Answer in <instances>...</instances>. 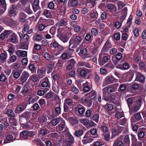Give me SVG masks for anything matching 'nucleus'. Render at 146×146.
<instances>
[{
  "label": "nucleus",
  "mask_w": 146,
  "mask_h": 146,
  "mask_svg": "<svg viewBox=\"0 0 146 146\" xmlns=\"http://www.w3.org/2000/svg\"><path fill=\"white\" fill-rule=\"evenodd\" d=\"M145 78L141 72H137L136 74L135 80L140 83H142L145 81Z\"/></svg>",
  "instance_id": "7"
},
{
  "label": "nucleus",
  "mask_w": 146,
  "mask_h": 146,
  "mask_svg": "<svg viewBox=\"0 0 146 146\" xmlns=\"http://www.w3.org/2000/svg\"><path fill=\"white\" fill-rule=\"evenodd\" d=\"M91 33L92 35L97 36L98 33V31L95 28H93L91 30Z\"/></svg>",
  "instance_id": "64"
},
{
  "label": "nucleus",
  "mask_w": 146,
  "mask_h": 146,
  "mask_svg": "<svg viewBox=\"0 0 146 146\" xmlns=\"http://www.w3.org/2000/svg\"><path fill=\"white\" fill-rule=\"evenodd\" d=\"M96 94V93L95 90H92L89 93L86 94V96L87 98H90L95 96Z\"/></svg>",
  "instance_id": "48"
},
{
  "label": "nucleus",
  "mask_w": 146,
  "mask_h": 146,
  "mask_svg": "<svg viewBox=\"0 0 146 146\" xmlns=\"http://www.w3.org/2000/svg\"><path fill=\"white\" fill-rule=\"evenodd\" d=\"M26 15L23 12H21L20 14L19 19L20 21L22 23H25L26 21Z\"/></svg>",
  "instance_id": "37"
},
{
  "label": "nucleus",
  "mask_w": 146,
  "mask_h": 146,
  "mask_svg": "<svg viewBox=\"0 0 146 146\" xmlns=\"http://www.w3.org/2000/svg\"><path fill=\"white\" fill-rule=\"evenodd\" d=\"M78 1L77 0H70L68 3L69 7H75L78 5Z\"/></svg>",
  "instance_id": "27"
},
{
  "label": "nucleus",
  "mask_w": 146,
  "mask_h": 146,
  "mask_svg": "<svg viewBox=\"0 0 146 146\" xmlns=\"http://www.w3.org/2000/svg\"><path fill=\"white\" fill-rule=\"evenodd\" d=\"M22 70H17L13 71L12 74L13 75L14 79L15 80H17L20 76Z\"/></svg>",
  "instance_id": "26"
},
{
  "label": "nucleus",
  "mask_w": 146,
  "mask_h": 146,
  "mask_svg": "<svg viewBox=\"0 0 146 146\" xmlns=\"http://www.w3.org/2000/svg\"><path fill=\"white\" fill-rule=\"evenodd\" d=\"M45 100L42 98L40 99L38 102L42 109L43 110H45Z\"/></svg>",
  "instance_id": "33"
},
{
  "label": "nucleus",
  "mask_w": 146,
  "mask_h": 146,
  "mask_svg": "<svg viewBox=\"0 0 146 146\" xmlns=\"http://www.w3.org/2000/svg\"><path fill=\"white\" fill-rule=\"evenodd\" d=\"M134 117L135 118V119L134 118V117H132L131 118V123L132 124L133 123H134L136 122V120H137V121H140L142 119V117H141L140 113V112H137L134 114Z\"/></svg>",
  "instance_id": "16"
},
{
  "label": "nucleus",
  "mask_w": 146,
  "mask_h": 146,
  "mask_svg": "<svg viewBox=\"0 0 146 146\" xmlns=\"http://www.w3.org/2000/svg\"><path fill=\"white\" fill-rule=\"evenodd\" d=\"M127 119L125 118L118 120L117 121V123L120 125H124L126 123Z\"/></svg>",
  "instance_id": "52"
},
{
  "label": "nucleus",
  "mask_w": 146,
  "mask_h": 146,
  "mask_svg": "<svg viewBox=\"0 0 146 146\" xmlns=\"http://www.w3.org/2000/svg\"><path fill=\"white\" fill-rule=\"evenodd\" d=\"M39 97L36 96L31 97L29 98L28 101H27V104H33L38 99Z\"/></svg>",
  "instance_id": "28"
},
{
  "label": "nucleus",
  "mask_w": 146,
  "mask_h": 146,
  "mask_svg": "<svg viewBox=\"0 0 146 146\" xmlns=\"http://www.w3.org/2000/svg\"><path fill=\"white\" fill-rule=\"evenodd\" d=\"M116 80V79L112 76H108L106 78L104 84L106 85L115 82Z\"/></svg>",
  "instance_id": "13"
},
{
  "label": "nucleus",
  "mask_w": 146,
  "mask_h": 146,
  "mask_svg": "<svg viewBox=\"0 0 146 146\" xmlns=\"http://www.w3.org/2000/svg\"><path fill=\"white\" fill-rule=\"evenodd\" d=\"M75 110L78 111V113L80 114H84L85 111V108L80 104L76 105L75 108Z\"/></svg>",
  "instance_id": "14"
},
{
  "label": "nucleus",
  "mask_w": 146,
  "mask_h": 146,
  "mask_svg": "<svg viewBox=\"0 0 146 146\" xmlns=\"http://www.w3.org/2000/svg\"><path fill=\"white\" fill-rule=\"evenodd\" d=\"M117 4L119 8L122 9L125 5V4L123 1H118L117 2Z\"/></svg>",
  "instance_id": "60"
},
{
  "label": "nucleus",
  "mask_w": 146,
  "mask_h": 146,
  "mask_svg": "<svg viewBox=\"0 0 146 146\" xmlns=\"http://www.w3.org/2000/svg\"><path fill=\"white\" fill-rule=\"evenodd\" d=\"M27 53L26 51L18 50L17 51L16 54L18 56L24 57L27 56Z\"/></svg>",
  "instance_id": "29"
},
{
  "label": "nucleus",
  "mask_w": 146,
  "mask_h": 146,
  "mask_svg": "<svg viewBox=\"0 0 146 146\" xmlns=\"http://www.w3.org/2000/svg\"><path fill=\"white\" fill-rule=\"evenodd\" d=\"M109 55L106 54L101 53L99 54V57L98 59V62L100 66L104 65L110 59Z\"/></svg>",
  "instance_id": "3"
},
{
  "label": "nucleus",
  "mask_w": 146,
  "mask_h": 146,
  "mask_svg": "<svg viewBox=\"0 0 146 146\" xmlns=\"http://www.w3.org/2000/svg\"><path fill=\"white\" fill-rule=\"evenodd\" d=\"M19 121L21 126H22V125H25V124L27 122V119H26L21 117V116L20 115H19Z\"/></svg>",
  "instance_id": "46"
},
{
  "label": "nucleus",
  "mask_w": 146,
  "mask_h": 146,
  "mask_svg": "<svg viewBox=\"0 0 146 146\" xmlns=\"http://www.w3.org/2000/svg\"><path fill=\"white\" fill-rule=\"evenodd\" d=\"M83 37L80 35H74L73 38L71 39L69 41V46L73 44L72 46V48H75L82 42Z\"/></svg>",
  "instance_id": "2"
},
{
  "label": "nucleus",
  "mask_w": 146,
  "mask_h": 146,
  "mask_svg": "<svg viewBox=\"0 0 146 146\" xmlns=\"http://www.w3.org/2000/svg\"><path fill=\"white\" fill-rule=\"evenodd\" d=\"M17 40V35L15 33L11 34L7 40L10 42L13 43H16Z\"/></svg>",
  "instance_id": "20"
},
{
  "label": "nucleus",
  "mask_w": 146,
  "mask_h": 146,
  "mask_svg": "<svg viewBox=\"0 0 146 146\" xmlns=\"http://www.w3.org/2000/svg\"><path fill=\"white\" fill-rule=\"evenodd\" d=\"M67 140L66 141H69L71 142L75 143V140L74 139V137L70 134H69L67 136Z\"/></svg>",
  "instance_id": "62"
},
{
  "label": "nucleus",
  "mask_w": 146,
  "mask_h": 146,
  "mask_svg": "<svg viewBox=\"0 0 146 146\" xmlns=\"http://www.w3.org/2000/svg\"><path fill=\"white\" fill-rule=\"evenodd\" d=\"M60 120V118L58 117L52 120L51 122L53 126H55L59 123Z\"/></svg>",
  "instance_id": "51"
},
{
  "label": "nucleus",
  "mask_w": 146,
  "mask_h": 146,
  "mask_svg": "<svg viewBox=\"0 0 146 146\" xmlns=\"http://www.w3.org/2000/svg\"><path fill=\"white\" fill-rule=\"evenodd\" d=\"M122 58V54L120 52L118 53L115 56L112 58L113 62L115 65L119 63Z\"/></svg>",
  "instance_id": "9"
},
{
  "label": "nucleus",
  "mask_w": 146,
  "mask_h": 146,
  "mask_svg": "<svg viewBox=\"0 0 146 146\" xmlns=\"http://www.w3.org/2000/svg\"><path fill=\"white\" fill-rule=\"evenodd\" d=\"M31 121H33V120H31V121L30 120L29 121V122H27L25 124V125H22V127L24 129H31L33 128L34 125L33 122H32Z\"/></svg>",
  "instance_id": "22"
},
{
  "label": "nucleus",
  "mask_w": 146,
  "mask_h": 146,
  "mask_svg": "<svg viewBox=\"0 0 146 146\" xmlns=\"http://www.w3.org/2000/svg\"><path fill=\"white\" fill-rule=\"evenodd\" d=\"M131 137L132 145V146L135 145V143L137 141L135 135L133 134H131Z\"/></svg>",
  "instance_id": "53"
},
{
  "label": "nucleus",
  "mask_w": 146,
  "mask_h": 146,
  "mask_svg": "<svg viewBox=\"0 0 146 146\" xmlns=\"http://www.w3.org/2000/svg\"><path fill=\"white\" fill-rule=\"evenodd\" d=\"M37 72L39 75V77L40 78H43L45 76V72H46V70H42L41 69H38L37 70Z\"/></svg>",
  "instance_id": "34"
},
{
  "label": "nucleus",
  "mask_w": 146,
  "mask_h": 146,
  "mask_svg": "<svg viewBox=\"0 0 146 146\" xmlns=\"http://www.w3.org/2000/svg\"><path fill=\"white\" fill-rule=\"evenodd\" d=\"M115 116L117 119H119L124 117V115L123 112H118L115 113Z\"/></svg>",
  "instance_id": "61"
},
{
  "label": "nucleus",
  "mask_w": 146,
  "mask_h": 146,
  "mask_svg": "<svg viewBox=\"0 0 146 146\" xmlns=\"http://www.w3.org/2000/svg\"><path fill=\"white\" fill-rule=\"evenodd\" d=\"M29 76V73L26 71H24L22 74L19 79H20L22 83H24L26 81Z\"/></svg>",
  "instance_id": "18"
},
{
  "label": "nucleus",
  "mask_w": 146,
  "mask_h": 146,
  "mask_svg": "<svg viewBox=\"0 0 146 146\" xmlns=\"http://www.w3.org/2000/svg\"><path fill=\"white\" fill-rule=\"evenodd\" d=\"M6 114L8 117H15V115L14 113V112L11 109L7 110L6 112Z\"/></svg>",
  "instance_id": "45"
},
{
  "label": "nucleus",
  "mask_w": 146,
  "mask_h": 146,
  "mask_svg": "<svg viewBox=\"0 0 146 146\" xmlns=\"http://www.w3.org/2000/svg\"><path fill=\"white\" fill-rule=\"evenodd\" d=\"M39 0H35L32 4L33 9L34 12H35L39 9Z\"/></svg>",
  "instance_id": "21"
},
{
  "label": "nucleus",
  "mask_w": 146,
  "mask_h": 146,
  "mask_svg": "<svg viewBox=\"0 0 146 146\" xmlns=\"http://www.w3.org/2000/svg\"><path fill=\"white\" fill-rule=\"evenodd\" d=\"M104 38H102L101 40L99 37L96 38V42H94L93 43L94 47L96 48H98L99 47L101 43L103 41Z\"/></svg>",
  "instance_id": "25"
},
{
  "label": "nucleus",
  "mask_w": 146,
  "mask_h": 146,
  "mask_svg": "<svg viewBox=\"0 0 146 146\" xmlns=\"http://www.w3.org/2000/svg\"><path fill=\"white\" fill-rule=\"evenodd\" d=\"M13 32L11 30H5L0 35V38L3 40L5 38H7Z\"/></svg>",
  "instance_id": "15"
},
{
  "label": "nucleus",
  "mask_w": 146,
  "mask_h": 146,
  "mask_svg": "<svg viewBox=\"0 0 146 146\" xmlns=\"http://www.w3.org/2000/svg\"><path fill=\"white\" fill-rule=\"evenodd\" d=\"M127 8L126 7H125L121 10V11L124 13L123 15L120 18V19L121 21H123L125 19L127 14Z\"/></svg>",
  "instance_id": "44"
},
{
  "label": "nucleus",
  "mask_w": 146,
  "mask_h": 146,
  "mask_svg": "<svg viewBox=\"0 0 146 146\" xmlns=\"http://www.w3.org/2000/svg\"><path fill=\"white\" fill-rule=\"evenodd\" d=\"M66 64L67 65V69L68 70H70L75 67L76 62L74 58H72L67 61Z\"/></svg>",
  "instance_id": "6"
},
{
  "label": "nucleus",
  "mask_w": 146,
  "mask_h": 146,
  "mask_svg": "<svg viewBox=\"0 0 146 146\" xmlns=\"http://www.w3.org/2000/svg\"><path fill=\"white\" fill-rule=\"evenodd\" d=\"M74 143L69 141L65 140L63 142L62 146H74Z\"/></svg>",
  "instance_id": "50"
},
{
  "label": "nucleus",
  "mask_w": 146,
  "mask_h": 146,
  "mask_svg": "<svg viewBox=\"0 0 146 146\" xmlns=\"http://www.w3.org/2000/svg\"><path fill=\"white\" fill-rule=\"evenodd\" d=\"M29 86L27 83H26L24 85L22 91L20 93L24 96H26L28 94L30 93V90L29 89Z\"/></svg>",
  "instance_id": "12"
},
{
  "label": "nucleus",
  "mask_w": 146,
  "mask_h": 146,
  "mask_svg": "<svg viewBox=\"0 0 146 146\" xmlns=\"http://www.w3.org/2000/svg\"><path fill=\"white\" fill-rule=\"evenodd\" d=\"M123 138V136H120L116 139L114 144H116L117 146H124V144H125L123 143L122 141Z\"/></svg>",
  "instance_id": "19"
},
{
  "label": "nucleus",
  "mask_w": 146,
  "mask_h": 146,
  "mask_svg": "<svg viewBox=\"0 0 146 146\" xmlns=\"http://www.w3.org/2000/svg\"><path fill=\"white\" fill-rule=\"evenodd\" d=\"M57 36L63 42L65 43L67 41L68 38L66 35V31L64 30L59 28L58 30Z\"/></svg>",
  "instance_id": "5"
},
{
  "label": "nucleus",
  "mask_w": 146,
  "mask_h": 146,
  "mask_svg": "<svg viewBox=\"0 0 146 146\" xmlns=\"http://www.w3.org/2000/svg\"><path fill=\"white\" fill-rule=\"evenodd\" d=\"M93 36L90 33H87L85 36V40L86 41L90 42H91L92 40Z\"/></svg>",
  "instance_id": "36"
},
{
  "label": "nucleus",
  "mask_w": 146,
  "mask_h": 146,
  "mask_svg": "<svg viewBox=\"0 0 146 146\" xmlns=\"http://www.w3.org/2000/svg\"><path fill=\"white\" fill-rule=\"evenodd\" d=\"M33 142L36 144L37 146H45L44 143H46V138L43 137L41 139H36L33 140Z\"/></svg>",
  "instance_id": "11"
},
{
  "label": "nucleus",
  "mask_w": 146,
  "mask_h": 146,
  "mask_svg": "<svg viewBox=\"0 0 146 146\" xmlns=\"http://www.w3.org/2000/svg\"><path fill=\"white\" fill-rule=\"evenodd\" d=\"M7 57V54L6 52L2 53L0 55V60L2 62H4Z\"/></svg>",
  "instance_id": "43"
},
{
  "label": "nucleus",
  "mask_w": 146,
  "mask_h": 146,
  "mask_svg": "<svg viewBox=\"0 0 146 146\" xmlns=\"http://www.w3.org/2000/svg\"><path fill=\"white\" fill-rule=\"evenodd\" d=\"M120 133L117 129L113 128L112 129V135L111 139L116 136L118 135Z\"/></svg>",
  "instance_id": "57"
},
{
  "label": "nucleus",
  "mask_w": 146,
  "mask_h": 146,
  "mask_svg": "<svg viewBox=\"0 0 146 146\" xmlns=\"http://www.w3.org/2000/svg\"><path fill=\"white\" fill-rule=\"evenodd\" d=\"M39 133L40 135L44 136L46 134V128L45 127H43L40 128L39 131Z\"/></svg>",
  "instance_id": "58"
},
{
  "label": "nucleus",
  "mask_w": 146,
  "mask_h": 146,
  "mask_svg": "<svg viewBox=\"0 0 146 146\" xmlns=\"http://www.w3.org/2000/svg\"><path fill=\"white\" fill-rule=\"evenodd\" d=\"M83 131L82 129H80L76 131L74 133V135L77 137H80L83 134Z\"/></svg>",
  "instance_id": "47"
},
{
  "label": "nucleus",
  "mask_w": 146,
  "mask_h": 146,
  "mask_svg": "<svg viewBox=\"0 0 146 146\" xmlns=\"http://www.w3.org/2000/svg\"><path fill=\"white\" fill-rule=\"evenodd\" d=\"M25 110L24 106L20 104L17 106L15 110V112L16 113L20 114Z\"/></svg>",
  "instance_id": "23"
},
{
  "label": "nucleus",
  "mask_w": 146,
  "mask_h": 146,
  "mask_svg": "<svg viewBox=\"0 0 146 146\" xmlns=\"http://www.w3.org/2000/svg\"><path fill=\"white\" fill-rule=\"evenodd\" d=\"M111 45L109 40H107L105 44L103 47L101 52H106L109 50V49L111 47Z\"/></svg>",
  "instance_id": "17"
},
{
  "label": "nucleus",
  "mask_w": 146,
  "mask_h": 146,
  "mask_svg": "<svg viewBox=\"0 0 146 146\" xmlns=\"http://www.w3.org/2000/svg\"><path fill=\"white\" fill-rule=\"evenodd\" d=\"M35 135V132L28 131L27 130H24L21 132L20 134V138L21 139H27L34 137Z\"/></svg>",
  "instance_id": "4"
},
{
  "label": "nucleus",
  "mask_w": 146,
  "mask_h": 146,
  "mask_svg": "<svg viewBox=\"0 0 146 146\" xmlns=\"http://www.w3.org/2000/svg\"><path fill=\"white\" fill-rule=\"evenodd\" d=\"M104 139L106 141L110 140V132L109 131L103 133Z\"/></svg>",
  "instance_id": "49"
},
{
  "label": "nucleus",
  "mask_w": 146,
  "mask_h": 146,
  "mask_svg": "<svg viewBox=\"0 0 146 146\" xmlns=\"http://www.w3.org/2000/svg\"><path fill=\"white\" fill-rule=\"evenodd\" d=\"M58 27L65 26L67 25V20L65 19H63L60 20L59 22L57 23Z\"/></svg>",
  "instance_id": "32"
},
{
  "label": "nucleus",
  "mask_w": 146,
  "mask_h": 146,
  "mask_svg": "<svg viewBox=\"0 0 146 146\" xmlns=\"http://www.w3.org/2000/svg\"><path fill=\"white\" fill-rule=\"evenodd\" d=\"M115 107V106L112 104H106L105 106V108L106 110L108 111H111L114 109Z\"/></svg>",
  "instance_id": "38"
},
{
  "label": "nucleus",
  "mask_w": 146,
  "mask_h": 146,
  "mask_svg": "<svg viewBox=\"0 0 146 146\" xmlns=\"http://www.w3.org/2000/svg\"><path fill=\"white\" fill-rule=\"evenodd\" d=\"M47 57H46V60H52L54 59V56L53 54L52 53H48L46 52Z\"/></svg>",
  "instance_id": "59"
},
{
  "label": "nucleus",
  "mask_w": 146,
  "mask_h": 146,
  "mask_svg": "<svg viewBox=\"0 0 146 146\" xmlns=\"http://www.w3.org/2000/svg\"><path fill=\"white\" fill-rule=\"evenodd\" d=\"M61 108L60 106L56 107L54 110V113L55 116L56 117L58 115L61 113Z\"/></svg>",
  "instance_id": "56"
},
{
  "label": "nucleus",
  "mask_w": 146,
  "mask_h": 146,
  "mask_svg": "<svg viewBox=\"0 0 146 146\" xmlns=\"http://www.w3.org/2000/svg\"><path fill=\"white\" fill-rule=\"evenodd\" d=\"M87 50L86 48H82L80 50L79 55L82 58H83L86 56L87 54Z\"/></svg>",
  "instance_id": "30"
},
{
  "label": "nucleus",
  "mask_w": 146,
  "mask_h": 146,
  "mask_svg": "<svg viewBox=\"0 0 146 146\" xmlns=\"http://www.w3.org/2000/svg\"><path fill=\"white\" fill-rule=\"evenodd\" d=\"M106 7L107 9L110 11L116 12L117 8L115 5L111 3L108 4L107 5Z\"/></svg>",
  "instance_id": "24"
},
{
  "label": "nucleus",
  "mask_w": 146,
  "mask_h": 146,
  "mask_svg": "<svg viewBox=\"0 0 146 146\" xmlns=\"http://www.w3.org/2000/svg\"><path fill=\"white\" fill-rule=\"evenodd\" d=\"M90 133L92 135H94V136L93 137V138H96L98 137V135L97 134V130L96 128H92L90 130Z\"/></svg>",
  "instance_id": "39"
},
{
  "label": "nucleus",
  "mask_w": 146,
  "mask_h": 146,
  "mask_svg": "<svg viewBox=\"0 0 146 146\" xmlns=\"http://www.w3.org/2000/svg\"><path fill=\"white\" fill-rule=\"evenodd\" d=\"M123 143L125 145H127L129 144L130 140L128 135H125L124 137H123Z\"/></svg>",
  "instance_id": "40"
},
{
  "label": "nucleus",
  "mask_w": 146,
  "mask_h": 146,
  "mask_svg": "<svg viewBox=\"0 0 146 146\" xmlns=\"http://www.w3.org/2000/svg\"><path fill=\"white\" fill-rule=\"evenodd\" d=\"M64 121H63L60 124L56 127V131L58 133L64 132L66 130Z\"/></svg>",
  "instance_id": "8"
},
{
  "label": "nucleus",
  "mask_w": 146,
  "mask_h": 146,
  "mask_svg": "<svg viewBox=\"0 0 146 146\" xmlns=\"http://www.w3.org/2000/svg\"><path fill=\"white\" fill-rule=\"evenodd\" d=\"M145 135V133L144 131H139L138 134V137L139 140L142 141L143 138Z\"/></svg>",
  "instance_id": "54"
},
{
  "label": "nucleus",
  "mask_w": 146,
  "mask_h": 146,
  "mask_svg": "<svg viewBox=\"0 0 146 146\" xmlns=\"http://www.w3.org/2000/svg\"><path fill=\"white\" fill-rule=\"evenodd\" d=\"M98 14L96 10H93L91 11L90 14V17L92 19L96 18L98 17Z\"/></svg>",
  "instance_id": "42"
},
{
  "label": "nucleus",
  "mask_w": 146,
  "mask_h": 146,
  "mask_svg": "<svg viewBox=\"0 0 146 146\" xmlns=\"http://www.w3.org/2000/svg\"><path fill=\"white\" fill-rule=\"evenodd\" d=\"M9 121L11 125L16 126L17 125V120L14 118V117L9 118Z\"/></svg>",
  "instance_id": "41"
},
{
  "label": "nucleus",
  "mask_w": 146,
  "mask_h": 146,
  "mask_svg": "<svg viewBox=\"0 0 146 146\" xmlns=\"http://www.w3.org/2000/svg\"><path fill=\"white\" fill-rule=\"evenodd\" d=\"M16 7V5L13 4L11 6L8 13L11 17H14L17 15V12L16 11L17 10Z\"/></svg>",
  "instance_id": "10"
},
{
  "label": "nucleus",
  "mask_w": 146,
  "mask_h": 146,
  "mask_svg": "<svg viewBox=\"0 0 146 146\" xmlns=\"http://www.w3.org/2000/svg\"><path fill=\"white\" fill-rule=\"evenodd\" d=\"M68 87L66 85V83H64L62 84L61 85V89L63 91L62 92V94L64 93H67L68 92Z\"/></svg>",
  "instance_id": "35"
},
{
  "label": "nucleus",
  "mask_w": 146,
  "mask_h": 146,
  "mask_svg": "<svg viewBox=\"0 0 146 146\" xmlns=\"http://www.w3.org/2000/svg\"><path fill=\"white\" fill-rule=\"evenodd\" d=\"M79 72V75L81 78L85 77L87 74V72L84 69H81Z\"/></svg>",
  "instance_id": "55"
},
{
  "label": "nucleus",
  "mask_w": 146,
  "mask_h": 146,
  "mask_svg": "<svg viewBox=\"0 0 146 146\" xmlns=\"http://www.w3.org/2000/svg\"><path fill=\"white\" fill-rule=\"evenodd\" d=\"M57 52L56 53V55L60 54L64 50V47L60 45L57 48Z\"/></svg>",
  "instance_id": "63"
},
{
  "label": "nucleus",
  "mask_w": 146,
  "mask_h": 146,
  "mask_svg": "<svg viewBox=\"0 0 146 146\" xmlns=\"http://www.w3.org/2000/svg\"><path fill=\"white\" fill-rule=\"evenodd\" d=\"M31 113V112L27 111L24 112L19 115L27 119L28 120L30 119Z\"/></svg>",
  "instance_id": "31"
},
{
  "label": "nucleus",
  "mask_w": 146,
  "mask_h": 146,
  "mask_svg": "<svg viewBox=\"0 0 146 146\" xmlns=\"http://www.w3.org/2000/svg\"><path fill=\"white\" fill-rule=\"evenodd\" d=\"M116 87L115 85H112L104 88L102 90L103 94L102 99L108 102H112L115 100V98L112 96L107 95L113 93L116 91Z\"/></svg>",
  "instance_id": "1"
}]
</instances>
